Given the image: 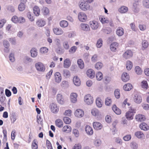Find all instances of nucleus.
Instances as JSON below:
<instances>
[{
    "label": "nucleus",
    "instance_id": "obj_1",
    "mask_svg": "<svg viewBox=\"0 0 149 149\" xmlns=\"http://www.w3.org/2000/svg\"><path fill=\"white\" fill-rule=\"evenodd\" d=\"M136 113V109L131 107L129 108L128 111L126 113V118L128 120H132L133 119L134 114Z\"/></svg>",
    "mask_w": 149,
    "mask_h": 149
},
{
    "label": "nucleus",
    "instance_id": "obj_2",
    "mask_svg": "<svg viewBox=\"0 0 149 149\" xmlns=\"http://www.w3.org/2000/svg\"><path fill=\"white\" fill-rule=\"evenodd\" d=\"M49 107L51 112L53 113H56L59 111V107L56 103H52L50 104Z\"/></svg>",
    "mask_w": 149,
    "mask_h": 149
},
{
    "label": "nucleus",
    "instance_id": "obj_3",
    "mask_svg": "<svg viewBox=\"0 0 149 149\" xmlns=\"http://www.w3.org/2000/svg\"><path fill=\"white\" fill-rule=\"evenodd\" d=\"M80 8L82 10L86 11L89 10L90 7V5L87 1H83L81 2L79 5Z\"/></svg>",
    "mask_w": 149,
    "mask_h": 149
},
{
    "label": "nucleus",
    "instance_id": "obj_4",
    "mask_svg": "<svg viewBox=\"0 0 149 149\" xmlns=\"http://www.w3.org/2000/svg\"><path fill=\"white\" fill-rule=\"evenodd\" d=\"M84 101L87 104H91L93 102V97L90 94L86 95L84 97Z\"/></svg>",
    "mask_w": 149,
    "mask_h": 149
},
{
    "label": "nucleus",
    "instance_id": "obj_5",
    "mask_svg": "<svg viewBox=\"0 0 149 149\" xmlns=\"http://www.w3.org/2000/svg\"><path fill=\"white\" fill-rule=\"evenodd\" d=\"M133 55L132 52L130 50L126 51L123 54V57L125 59H127L132 57Z\"/></svg>",
    "mask_w": 149,
    "mask_h": 149
},
{
    "label": "nucleus",
    "instance_id": "obj_6",
    "mask_svg": "<svg viewBox=\"0 0 149 149\" xmlns=\"http://www.w3.org/2000/svg\"><path fill=\"white\" fill-rule=\"evenodd\" d=\"M54 41L55 45L57 47V48L56 49V51L58 53H59L61 52V40L58 38H56L55 39Z\"/></svg>",
    "mask_w": 149,
    "mask_h": 149
},
{
    "label": "nucleus",
    "instance_id": "obj_7",
    "mask_svg": "<svg viewBox=\"0 0 149 149\" xmlns=\"http://www.w3.org/2000/svg\"><path fill=\"white\" fill-rule=\"evenodd\" d=\"M35 67L37 70L39 71H44L45 69L44 65L41 62H38L35 64Z\"/></svg>",
    "mask_w": 149,
    "mask_h": 149
},
{
    "label": "nucleus",
    "instance_id": "obj_8",
    "mask_svg": "<svg viewBox=\"0 0 149 149\" xmlns=\"http://www.w3.org/2000/svg\"><path fill=\"white\" fill-rule=\"evenodd\" d=\"M134 102L137 104H140L142 101V98L141 96L139 94H136L133 97Z\"/></svg>",
    "mask_w": 149,
    "mask_h": 149
},
{
    "label": "nucleus",
    "instance_id": "obj_9",
    "mask_svg": "<svg viewBox=\"0 0 149 149\" xmlns=\"http://www.w3.org/2000/svg\"><path fill=\"white\" fill-rule=\"evenodd\" d=\"M78 17L79 21L84 22L86 21L87 19L86 15L83 12H80L79 13Z\"/></svg>",
    "mask_w": 149,
    "mask_h": 149
},
{
    "label": "nucleus",
    "instance_id": "obj_10",
    "mask_svg": "<svg viewBox=\"0 0 149 149\" xmlns=\"http://www.w3.org/2000/svg\"><path fill=\"white\" fill-rule=\"evenodd\" d=\"M121 79L123 81L126 82L130 80L129 75L126 72H123L122 74Z\"/></svg>",
    "mask_w": 149,
    "mask_h": 149
},
{
    "label": "nucleus",
    "instance_id": "obj_11",
    "mask_svg": "<svg viewBox=\"0 0 149 149\" xmlns=\"http://www.w3.org/2000/svg\"><path fill=\"white\" fill-rule=\"evenodd\" d=\"M87 76L91 79H93L95 76V72L93 70L91 69H88L86 72Z\"/></svg>",
    "mask_w": 149,
    "mask_h": 149
},
{
    "label": "nucleus",
    "instance_id": "obj_12",
    "mask_svg": "<svg viewBox=\"0 0 149 149\" xmlns=\"http://www.w3.org/2000/svg\"><path fill=\"white\" fill-rule=\"evenodd\" d=\"M90 27L93 29L95 30L97 29L99 26L98 22L95 21H90L89 22Z\"/></svg>",
    "mask_w": 149,
    "mask_h": 149
},
{
    "label": "nucleus",
    "instance_id": "obj_13",
    "mask_svg": "<svg viewBox=\"0 0 149 149\" xmlns=\"http://www.w3.org/2000/svg\"><path fill=\"white\" fill-rule=\"evenodd\" d=\"M74 115L75 116L77 117H82L84 115V111L80 109H77Z\"/></svg>",
    "mask_w": 149,
    "mask_h": 149
},
{
    "label": "nucleus",
    "instance_id": "obj_14",
    "mask_svg": "<svg viewBox=\"0 0 149 149\" xmlns=\"http://www.w3.org/2000/svg\"><path fill=\"white\" fill-rule=\"evenodd\" d=\"M94 128L97 130H101L102 127V125L100 122H94L93 123Z\"/></svg>",
    "mask_w": 149,
    "mask_h": 149
},
{
    "label": "nucleus",
    "instance_id": "obj_15",
    "mask_svg": "<svg viewBox=\"0 0 149 149\" xmlns=\"http://www.w3.org/2000/svg\"><path fill=\"white\" fill-rule=\"evenodd\" d=\"M135 119L136 121L141 122L144 121L146 119V118L145 116L143 115L138 114L135 116Z\"/></svg>",
    "mask_w": 149,
    "mask_h": 149
},
{
    "label": "nucleus",
    "instance_id": "obj_16",
    "mask_svg": "<svg viewBox=\"0 0 149 149\" xmlns=\"http://www.w3.org/2000/svg\"><path fill=\"white\" fill-rule=\"evenodd\" d=\"M119 47V44L116 42H113L110 45L111 50L113 52H116V49L118 48Z\"/></svg>",
    "mask_w": 149,
    "mask_h": 149
},
{
    "label": "nucleus",
    "instance_id": "obj_17",
    "mask_svg": "<svg viewBox=\"0 0 149 149\" xmlns=\"http://www.w3.org/2000/svg\"><path fill=\"white\" fill-rule=\"evenodd\" d=\"M57 100L58 102L60 104H63L64 103V99L63 96L61 94L57 95Z\"/></svg>",
    "mask_w": 149,
    "mask_h": 149
},
{
    "label": "nucleus",
    "instance_id": "obj_18",
    "mask_svg": "<svg viewBox=\"0 0 149 149\" xmlns=\"http://www.w3.org/2000/svg\"><path fill=\"white\" fill-rule=\"evenodd\" d=\"M71 61L68 58L65 59L63 63V67L66 68H69L71 65Z\"/></svg>",
    "mask_w": 149,
    "mask_h": 149
},
{
    "label": "nucleus",
    "instance_id": "obj_19",
    "mask_svg": "<svg viewBox=\"0 0 149 149\" xmlns=\"http://www.w3.org/2000/svg\"><path fill=\"white\" fill-rule=\"evenodd\" d=\"M53 31L54 33L57 35H62L63 33V31L60 28H54L53 29Z\"/></svg>",
    "mask_w": 149,
    "mask_h": 149
},
{
    "label": "nucleus",
    "instance_id": "obj_20",
    "mask_svg": "<svg viewBox=\"0 0 149 149\" xmlns=\"http://www.w3.org/2000/svg\"><path fill=\"white\" fill-rule=\"evenodd\" d=\"M72 130L71 127L69 125H65L62 128V131L63 132L66 133H69Z\"/></svg>",
    "mask_w": 149,
    "mask_h": 149
},
{
    "label": "nucleus",
    "instance_id": "obj_21",
    "mask_svg": "<svg viewBox=\"0 0 149 149\" xmlns=\"http://www.w3.org/2000/svg\"><path fill=\"white\" fill-rule=\"evenodd\" d=\"M36 25L39 27H42L45 24V22L42 19H39L36 22Z\"/></svg>",
    "mask_w": 149,
    "mask_h": 149
},
{
    "label": "nucleus",
    "instance_id": "obj_22",
    "mask_svg": "<svg viewBox=\"0 0 149 149\" xmlns=\"http://www.w3.org/2000/svg\"><path fill=\"white\" fill-rule=\"evenodd\" d=\"M55 79L56 82L59 83L61 80V76L60 73L59 72H56L54 74Z\"/></svg>",
    "mask_w": 149,
    "mask_h": 149
},
{
    "label": "nucleus",
    "instance_id": "obj_23",
    "mask_svg": "<svg viewBox=\"0 0 149 149\" xmlns=\"http://www.w3.org/2000/svg\"><path fill=\"white\" fill-rule=\"evenodd\" d=\"M116 34L119 36H122L124 34V30L121 27H118L116 30Z\"/></svg>",
    "mask_w": 149,
    "mask_h": 149
},
{
    "label": "nucleus",
    "instance_id": "obj_24",
    "mask_svg": "<svg viewBox=\"0 0 149 149\" xmlns=\"http://www.w3.org/2000/svg\"><path fill=\"white\" fill-rule=\"evenodd\" d=\"M140 128L142 130L146 131L149 130V126L145 123H141L139 125Z\"/></svg>",
    "mask_w": 149,
    "mask_h": 149
},
{
    "label": "nucleus",
    "instance_id": "obj_25",
    "mask_svg": "<svg viewBox=\"0 0 149 149\" xmlns=\"http://www.w3.org/2000/svg\"><path fill=\"white\" fill-rule=\"evenodd\" d=\"M73 81L74 85L76 86H78L81 84L80 80L77 76H75L74 77Z\"/></svg>",
    "mask_w": 149,
    "mask_h": 149
},
{
    "label": "nucleus",
    "instance_id": "obj_26",
    "mask_svg": "<svg viewBox=\"0 0 149 149\" xmlns=\"http://www.w3.org/2000/svg\"><path fill=\"white\" fill-rule=\"evenodd\" d=\"M4 46L5 47L4 51L6 52H8L9 51L8 48L10 46V44L6 40H4L3 42Z\"/></svg>",
    "mask_w": 149,
    "mask_h": 149
},
{
    "label": "nucleus",
    "instance_id": "obj_27",
    "mask_svg": "<svg viewBox=\"0 0 149 149\" xmlns=\"http://www.w3.org/2000/svg\"><path fill=\"white\" fill-rule=\"evenodd\" d=\"M112 109L113 111L117 114L120 115L121 113V110L118 108L115 104L113 105Z\"/></svg>",
    "mask_w": 149,
    "mask_h": 149
},
{
    "label": "nucleus",
    "instance_id": "obj_28",
    "mask_svg": "<svg viewBox=\"0 0 149 149\" xmlns=\"http://www.w3.org/2000/svg\"><path fill=\"white\" fill-rule=\"evenodd\" d=\"M135 135L138 138L142 139L145 137V135L143 132L140 131H138L135 134Z\"/></svg>",
    "mask_w": 149,
    "mask_h": 149
},
{
    "label": "nucleus",
    "instance_id": "obj_29",
    "mask_svg": "<svg viewBox=\"0 0 149 149\" xmlns=\"http://www.w3.org/2000/svg\"><path fill=\"white\" fill-rule=\"evenodd\" d=\"M33 13L36 16H39L40 14V10L39 7L35 6L33 8Z\"/></svg>",
    "mask_w": 149,
    "mask_h": 149
},
{
    "label": "nucleus",
    "instance_id": "obj_30",
    "mask_svg": "<svg viewBox=\"0 0 149 149\" xmlns=\"http://www.w3.org/2000/svg\"><path fill=\"white\" fill-rule=\"evenodd\" d=\"M55 124L56 126L59 128L62 127L63 124V121L60 119H57L56 120Z\"/></svg>",
    "mask_w": 149,
    "mask_h": 149
},
{
    "label": "nucleus",
    "instance_id": "obj_31",
    "mask_svg": "<svg viewBox=\"0 0 149 149\" xmlns=\"http://www.w3.org/2000/svg\"><path fill=\"white\" fill-rule=\"evenodd\" d=\"M133 88L132 85L130 83H127L125 84L123 87V89L125 91H130Z\"/></svg>",
    "mask_w": 149,
    "mask_h": 149
},
{
    "label": "nucleus",
    "instance_id": "obj_32",
    "mask_svg": "<svg viewBox=\"0 0 149 149\" xmlns=\"http://www.w3.org/2000/svg\"><path fill=\"white\" fill-rule=\"evenodd\" d=\"M85 131L89 135H91L93 133V131L91 127L88 125H87L85 127Z\"/></svg>",
    "mask_w": 149,
    "mask_h": 149
},
{
    "label": "nucleus",
    "instance_id": "obj_33",
    "mask_svg": "<svg viewBox=\"0 0 149 149\" xmlns=\"http://www.w3.org/2000/svg\"><path fill=\"white\" fill-rule=\"evenodd\" d=\"M77 93H71L70 95L71 101L73 103L76 102L77 101Z\"/></svg>",
    "mask_w": 149,
    "mask_h": 149
},
{
    "label": "nucleus",
    "instance_id": "obj_34",
    "mask_svg": "<svg viewBox=\"0 0 149 149\" xmlns=\"http://www.w3.org/2000/svg\"><path fill=\"white\" fill-rule=\"evenodd\" d=\"M31 56L32 57L34 58L36 57L38 55L37 50L35 48H33L30 51Z\"/></svg>",
    "mask_w": 149,
    "mask_h": 149
},
{
    "label": "nucleus",
    "instance_id": "obj_35",
    "mask_svg": "<svg viewBox=\"0 0 149 149\" xmlns=\"http://www.w3.org/2000/svg\"><path fill=\"white\" fill-rule=\"evenodd\" d=\"M141 85V87L145 90H147L149 88L147 82L146 81L143 80L142 81Z\"/></svg>",
    "mask_w": 149,
    "mask_h": 149
},
{
    "label": "nucleus",
    "instance_id": "obj_36",
    "mask_svg": "<svg viewBox=\"0 0 149 149\" xmlns=\"http://www.w3.org/2000/svg\"><path fill=\"white\" fill-rule=\"evenodd\" d=\"M62 74L63 76L66 78L69 77L71 75L70 71L67 69H64L63 70Z\"/></svg>",
    "mask_w": 149,
    "mask_h": 149
},
{
    "label": "nucleus",
    "instance_id": "obj_37",
    "mask_svg": "<svg viewBox=\"0 0 149 149\" xmlns=\"http://www.w3.org/2000/svg\"><path fill=\"white\" fill-rule=\"evenodd\" d=\"M103 66V64L100 62H97L95 65V67L97 70H100L102 68Z\"/></svg>",
    "mask_w": 149,
    "mask_h": 149
},
{
    "label": "nucleus",
    "instance_id": "obj_38",
    "mask_svg": "<svg viewBox=\"0 0 149 149\" xmlns=\"http://www.w3.org/2000/svg\"><path fill=\"white\" fill-rule=\"evenodd\" d=\"M80 26L82 29L84 31H87L90 29L88 25L87 24L82 23L80 25Z\"/></svg>",
    "mask_w": 149,
    "mask_h": 149
},
{
    "label": "nucleus",
    "instance_id": "obj_39",
    "mask_svg": "<svg viewBox=\"0 0 149 149\" xmlns=\"http://www.w3.org/2000/svg\"><path fill=\"white\" fill-rule=\"evenodd\" d=\"M96 103L97 106L99 107H101L102 106L103 102L100 97H97L96 100Z\"/></svg>",
    "mask_w": 149,
    "mask_h": 149
},
{
    "label": "nucleus",
    "instance_id": "obj_40",
    "mask_svg": "<svg viewBox=\"0 0 149 149\" xmlns=\"http://www.w3.org/2000/svg\"><path fill=\"white\" fill-rule=\"evenodd\" d=\"M91 113L92 114L95 116H98L100 114V113L98 109L94 108L91 110Z\"/></svg>",
    "mask_w": 149,
    "mask_h": 149
},
{
    "label": "nucleus",
    "instance_id": "obj_41",
    "mask_svg": "<svg viewBox=\"0 0 149 149\" xmlns=\"http://www.w3.org/2000/svg\"><path fill=\"white\" fill-rule=\"evenodd\" d=\"M128 10L127 7L124 6H122L119 9V11L121 13H125Z\"/></svg>",
    "mask_w": 149,
    "mask_h": 149
},
{
    "label": "nucleus",
    "instance_id": "obj_42",
    "mask_svg": "<svg viewBox=\"0 0 149 149\" xmlns=\"http://www.w3.org/2000/svg\"><path fill=\"white\" fill-rule=\"evenodd\" d=\"M96 78L97 80H101L103 78V75L102 73L100 72H97L96 74Z\"/></svg>",
    "mask_w": 149,
    "mask_h": 149
},
{
    "label": "nucleus",
    "instance_id": "obj_43",
    "mask_svg": "<svg viewBox=\"0 0 149 149\" xmlns=\"http://www.w3.org/2000/svg\"><path fill=\"white\" fill-rule=\"evenodd\" d=\"M68 22L65 20H62L60 22V25L62 27H66L68 26Z\"/></svg>",
    "mask_w": 149,
    "mask_h": 149
},
{
    "label": "nucleus",
    "instance_id": "obj_44",
    "mask_svg": "<svg viewBox=\"0 0 149 149\" xmlns=\"http://www.w3.org/2000/svg\"><path fill=\"white\" fill-rule=\"evenodd\" d=\"M77 63L79 67L80 68L82 69L84 67V63L81 59H79L77 61Z\"/></svg>",
    "mask_w": 149,
    "mask_h": 149
},
{
    "label": "nucleus",
    "instance_id": "obj_45",
    "mask_svg": "<svg viewBox=\"0 0 149 149\" xmlns=\"http://www.w3.org/2000/svg\"><path fill=\"white\" fill-rule=\"evenodd\" d=\"M133 66L132 63L131 61H127L126 64V67L128 70H130L132 68Z\"/></svg>",
    "mask_w": 149,
    "mask_h": 149
},
{
    "label": "nucleus",
    "instance_id": "obj_46",
    "mask_svg": "<svg viewBox=\"0 0 149 149\" xmlns=\"http://www.w3.org/2000/svg\"><path fill=\"white\" fill-rule=\"evenodd\" d=\"M42 12L44 15H47L49 13V10L47 7H43L42 9Z\"/></svg>",
    "mask_w": 149,
    "mask_h": 149
},
{
    "label": "nucleus",
    "instance_id": "obj_47",
    "mask_svg": "<svg viewBox=\"0 0 149 149\" xmlns=\"http://www.w3.org/2000/svg\"><path fill=\"white\" fill-rule=\"evenodd\" d=\"M135 71L137 74H141L142 72V70L139 66H136L135 68Z\"/></svg>",
    "mask_w": 149,
    "mask_h": 149
},
{
    "label": "nucleus",
    "instance_id": "obj_48",
    "mask_svg": "<svg viewBox=\"0 0 149 149\" xmlns=\"http://www.w3.org/2000/svg\"><path fill=\"white\" fill-rule=\"evenodd\" d=\"M128 99H126L122 103L121 107L123 108H125V107L126 105L127 104L128 106H130L131 105V103L129 102H127Z\"/></svg>",
    "mask_w": 149,
    "mask_h": 149
},
{
    "label": "nucleus",
    "instance_id": "obj_49",
    "mask_svg": "<svg viewBox=\"0 0 149 149\" xmlns=\"http://www.w3.org/2000/svg\"><path fill=\"white\" fill-rule=\"evenodd\" d=\"M37 142L36 140H34L32 143L31 147L32 149H37L38 148Z\"/></svg>",
    "mask_w": 149,
    "mask_h": 149
},
{
    "label": "nucleus",
    "instance_id": "obj_50",
    "mask_svg": "<svg viewBox=\"0 0 149 149\" xmlns=\"http://www.w3.org/2000/svg\"><path fill=\"white\" fill-rule=\"evenodd\" d=\"M25 8V5L22 3H20L18 6V9L20 11H23Z\"/></svg>",
    "mask_w": 149,
    "mask_h": 149
},
{
    "label": "nucleus",
    "instance_id": "obj_51",
    "mask_svg": "<svg viewBox=\"0 0 149 149\" xmlns=\"http://www.w3.org/2000/svg\"><path fill=\"white\" fill-rule=\"evenodd\" d=\"M63 120L64 123L66 124H69L71 122L70 119L67 117H65L63 118Z\"/></svg>",
    "mask_w": 149,
    "mask_h": 149
},
{
    "label": "nucleus",
    "instance_id": "obj_52",
    "mask_svg": "<svg viewBox=\"0 0 149 149\" xmlns=\"http://www.w3.org/2000/svg\"><path fill=\"white\" fill-rule=\"evenodd\" d=\"M111 99L109 97H108L105 99V104L107 106H110L111 103Z\"/></svg>",
    "mask_w": 149,
    "mask_h": 149
},
{
    "label": "nucleus",
    "instance_id": "obj_53",
    "mask_svg": "<svg viewBox=\"0 0 149 149\" xmlns=\"http://www.w3.org/2000/svg\"><path fill=\"white\" fill-rule=\"evenodd\" d=\"M114 95L115 97L117 99H118L120 97V90L119 89H116L115 90Z\"/></svg>",
    "mask_w": 149,
    "mask_h": 149
},
{
    "label": "nucleus",
    "instance_id": "obj_54",
    "mask_svg": "<svg viewBox=\"0 0 149 149\" xmlns=\"http://www.w3.org/2000/svg\"><path fill=\"white\" fill-rule=\"evenodd\" d=\"M48 51V49L45 47H42L40 49V53L42 54H45L47 53Z\"/></svg>",
    "mask_w": 149,
    "mask_h": 149
},
{
    "label": "nucleus",
    "instance_id": "obj_55",
    "mask_svg": "<svg viewBox=\"0 0 149 149\" xmlns=\"http://www.w3.org/2000/svg\"><path fill=\"white\" fill-rule=\"evenodd\" d=\"M63 46L65 49H68L69 48V45L68 42L67 41L64 42L63 43Z\"/></svg>",
    "mask_w": 149,
    "mask_h": 149
},
{
    "label": "nucleus",
    "instance_id": "obj_56",
    "mask_svg": "<svg viewBox=\"0 0 149 149\" xmlns=\"http://www.w3.org/2000/svg\"><path fill=\"white\" fill-rule=\"evenodd\" d=\"M72 133L76 137H79V132L78 130L73 129L72 130Z\"/></svg>",
    "mask_w": 149,
    "mask_h": 149
},
{
    "label": "nucleus",
    "instance_id": "obj_57",
    "mask_svg": "<svg viewBox=\"0 0 149 149\" xmlns=\"http://www.w3.org/2000/svg\"><path fill=\"white\" fill-rule=\"evenodd\" d=\"M143 6L146 8H149V0H143Z\"/></svg>",
    "mask_w": 149,
    "mask_h": 149
},
{
    "label": "nucleus",
    "instance_id": "obj_58",
    "mask_svg": "<svg viewBox=\"0 0 149 149\" xmlns=\"http://www.w3.org/2000/svg\"><path fill=\"white\" fill-rule=\"evenodd\" d=\"M27 17L31 21H33L34 20V17L31 15V13L30 12H28L27 14Z\"/></svg>",
    "mask_w": 149,
    "mask_h": 149
},
{
    "label": "nucleus",
    "instance_id": "obj_59",
    "mask_svg": "<svg viewBox=\"0 0 149 149\" xmlns=\"http://www.w3.org/2000/svg\"><path fill=\"white\" fill-rule=\"evenodd\" d=\"M134 2L133 3V8L134 10L136 9L139 4V0H134Z\"/></svg>",
    "mask_w": 149,
    "mask_h": 149
},
{
    "label": "nucleus",
    "instance_id": "obj_60",
    "mask_svg": "<svg viewBox=\"0 0 149 149\" xmlns=\"http://www.w3.org/2000/svg\"><path fill=\"white\" fill-rule=\"evenodd\" d=\"M102 45V40L101 39H100L97 40L96 45L97 47L100 48Z\"/></svg>",
    "mask_w": 149,
    "mask_h": 149
},
{
    "label": "nucleus",
    "instance_id": "obj_61",
    "mask_svg": "<svg viewBox=\"0 0 149 149\" xmlns=\"http://www.w3.org/2000/svg\"><path fill=\"white\" fill-rule=\"evenodd\" d=\"M149 44L148 42L146 40L143 41L142 42V46L144 49L146 48L148 46Z\"/></svg>",
    "mask_w": 149,
    "mask_h": 149
},
{
    "label": "nucleus",
    "instance_id": "obj_62",
    "mask_svg": "<svg viewBox=\"0 0 149 149\" xmlns=\"http://www.w3.org/2000/svg\"><path fill=\"white\" fill-rule=\"evenodd\" d=\"M18 17L16 16H13L11 19L12 21L15 23H18Z\"/></svg>",
    "mask_w": 149,
    "mask_h": 149
},
{
    "label": "nucleus",
    "instance_id": "obj_63",
    "mask_svg": "<svg viewBox=\"0 0 149 149\" xmlns=\"http://www.w3.org/2000/svg\"><path fill=\"white\" fill-rule=\"evenodd\" d=\"M9 42L12 45H15L16 44V40L15 38L11 37L8 39Z\"/></svg>",
    "mask_w": 149,
    "mask_h": 149
},
{
    "label": "nucleus",
    "instance_id": "obj_64",
    "mask_svg": "<svg viewBox=\"0 0 149 149\" xmlns=\"http://www.w3.org/2000/svg\"><path fill=\"white\" fill-rule=\"evenodd\" d=\"M46 143L48 149H53L52 144L49 140H47Z\"/></svg>",
    "mask_w": 149,
    "mask_h": 149
}]
</instances>
